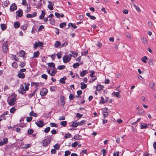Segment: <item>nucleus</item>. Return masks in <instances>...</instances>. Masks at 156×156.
Listing matches in <instances>:
<instances>
[{"label": "nucleus", "mask_w": 156, "mask_h": 156, "mask_svg": "<svg viewBox=\"0 0 156 156\" xmlns=\"http://www.w3.org/2000/svg\"><path fill=\"white\" fill-rule=\"evenodd\" d=\"M8 42H4L2 45V50L4 53H6L8 50Z\"/></svg>", "instance_id": "f257e3e1"}, {"label": "nucleus", "mask_w": 156, "mask_h": 156, "mask_svg": "<svg viewBox=\"0 0 156 156\" xmlns=\"http://www.w3.org/2000/svg\"><path fill=\"white\" fill-rule=\"evenodd\" d=\"M48 90L45 88H43L42 89L40 92V94L41 96H44L46 95L48 93Z\"/></svg>", "instance_id": "f03ea898"}, {"label": "nucleus", "mask_w": 156, "mask_h": 156, "mask_svg": "<svg viewBox=\"0 0 156 156\" xmlns=\"http://www.w3.org/2000/svg\"><path fill=\"white\" fill-rule=\"evenodd\" d=\"M71 60V58H70L67 55H65L63 58V62L64 63H67L69 62Z\"/></svg>", "instance_id": "7ed1b4c3"}, {"label": "nucleus", "mask_w": 156, "mask_h": 156, "mask_svg": "<svg viewBox=\"0 0 156 156\" xmlns=\"http://www.w3.org/2000/svg\"><path fill=\"white\" fill-rule=\"evenodd\" d=\"M50 143V141L49 139H44L42 141V146L43 147H46Z\"/></svg>", "instance_id": "20e7f679"}, {"label": "nucleus", "mask_w": 156, "mask_h": 156, "mask_svg": "<svg viewBox=\"0 0 156 156\" xmlns=\"http://www.w3.org/2000/svg\"><path fill=\"white\" fill-rule=\"evenodd\" d=\"M35 124L39 127H41L44 126V122L42 120L37 121L35 122Z\"/></svg>", "instance_id": "39448f33"}, {"label": "nucleus", "mask_w": 156, "mask_h": 156, "mask_svg": "<svg viewBox=\"0 0 156 156\" xmlns=\"http://www.w3.org/2000/svg\"><path fill=\"white\" fill-rule=\"evenodd\" d=\"M8 141V139L7 138H3L2 140L0 142V146H2L3 145L7 143Z\"/></svg>", "instance_id": "423d86ee"}, {"label": "nucleus", "mask_w": 156, "mask_h": 156, "mask_svg": "<svg viewBox=\"0 0 156 156\" xmlns=\"http://www.w3.org/2000/svg\"><path fill=\"white\" fill-rule=\"evenodd\" d=\"M48 2L49 4L48 5V7L49 10H52L53 9V6L54 5V3L51 1H48Z\"/></svg>", "instance_id": "0eeeda50"}, {"label": "nucleus", "mask_w": 156, "mask_h": 156, "mask_svg": "<svg viewBox=\"0 0 156 156\" xmlns=\"http://www.w3.org/2000/svg\"><path fill=\"white\" fill-rule=\"evenodd\" d=\"M16 100V97H13L10 100L9 102V105H13L15 104V102Z\"/></svg>", "instance_id": "6e6552de"}, {"label": "nucleus", "mask_w": 156, "mask_h": 156, "mask_svg": "<svg viewBox=\"0 0 156 156\" xmlns=\"http://www.w3.org/2000/svg\"><path fill=\"white\" fill-rule=\"evenodd\" d=\"M17 9V6L15 3L12 4L10 7V9L11 11H14Z\"/></svg>", "instance_id": "1a4fd4ad"}, {"label": "nucleus", "mask_w": 156, "mask_h": 156, "mask_svg": "<svg viewBox=\"0 0 156 156\" xmlns=\"http://www.w3.org/2000/svg\"><path fill=\"white\" fill-rule=\"evenodd\" d=\"M16 13L18 17H21L23 15V10L22 9H20L19 10L17 11Z\"/></svg>", "instance_id": "9d476101"}, {"label": "nucleus", "mask_w": 156, "mask_h": 156, "mask_svg": "<svg viewBox=\"0 0 156 156\" xmlns=\"http://www.w3.org/2000/svg\"><path fill=\"white\" fill-rule=\"evenodd\" d=\"M17 76L19 78L24 79L25 78V76L24 73L19 72L17 74Z\"/></svg>", "instance_id": "9b49d317"}, {"label": "nucleus", "mask_w": 156, "mask_h": 156, "mask_svg": "<svg viewBox=\"0 0 156 156\" xmlns=\"http://www.w3.org/2000/svg\"><path fill=\"white\" fill-rule=\"evenodd\" d=\"M136 122H133L132 123V130L134 132H135L136 131Z\"/></svg>", "instance_id": "f8f14e48"}, {"label": "nucleus", "mask_w": 156, "mask_h": 156, "mask_svg": "<svg viewBox=\"0 0 156 156\" xmlns=\"http://www.w3.org/2000/svg\"><path fill=\"white\" fill-rule=\"evenodd\" d=\"M45 15V12L44 10H42L41 14L39 16V18L40 19H43L44 18V16Z\"/></svg>", "instance_id": "ddd939ff"}, {"label": "nucleus", "mask_w": 156, "mask_h": 156, "mask_svg": "<svg viewBox=\"0 0 156 156\" xmlns=\"http://www.w3.org/2000/svg\"><path fill=\"white\" fill-rule=\"evenodd\" d=\"M55 15L58 18H59L60 17H63L64 16V15L63 13H61V14H60L57 12H55Z\"/></svg>", "instance_id": "4468645a"}, {"label": "nucleus", "mask_w": 156, "mask_h": 156, "mask_svg": "<svg viewBox=\"0 0 156 156\" xmlns=\"http://www.w3.org/2000/svg\"><path fill=\"white\" fill-rule=\"evenodd\" d=\"M60 98V102L61 105H64L65 104V98L63 96H61Z\"/></svg>", "instance_id": "2eb2a0df"}, {"label": "nucleus", "mask_w": 156, "mask_h": 156, "mask_svg": "<svg viewBox=\"0 0 156 156\" xmlns=\"http://www.w3.org/2000/svg\"><path fill=\"white\" fill-rule=\"evenodd\" d=\"M103 88V86L101 85H98L96 87V89L97 91H100Z\"/></svg>", "instance_id": "dca6fc26"}, {"label": "nucleus", "mask_w": 156, "mask_h": 156, "mask_svg": "<svg viewBox=\"0 0 156 156\" xmlns=\"http://www.w3.org/2000/svg\"><path fill=\"white\" fill-rule=\"evenodd\" d=\"M82 137V136L79 134L75 135L73 139H74L76 140H79Z\"/></svg>", "instance_id": "f3484780"}, {"label": "nucleus", "mask_w": 156, "mask_h": 156, "mask_svg": "<svg viewBox=\"0 0 156 156\" xmlns=\"http://www.w3.org/2000/svg\"><path fill=\"white\" fill-rule=\"evenodd\" d=\"M112 95H114L118 98H119L120 97V93L119 92H114L112 93Z\"/></svg>", "instance_id": "a211bd4d"}, {"label": "nucleus", "mask_w": 156, "mask_h": 156, "mask_svg": "<svg viewBox=\"0 0 156 156\" xmlns=\"http://www.w3.org/2000/svg\"><path fill=\"white\" fill-rule=\"evenodd\" d=\"M66 79V76H64L63 77L61 78L60 80V82L61 83L64 84L65 83V80Z\"/></svg>", "instance_id": "6ab92c4d"}, {"label": "nucleus", "mask_w": 156, "mask_h": 156, "mask_svg": "<svg viewBox=\"0 0 156 156\" xmlns=\"http://www.w3.org/2000/svg\"><path fill=\"white\" fill-rule=\"evenodd\" d=\"M20 25V23L18 21H17L14 23V27L16 28H18Z\"/></svg>", "instance_id": "aec40b11"}, {"label": "nucleus", "mask_w": 156, "mask_h": 156, "mask_svg": "<svg viewBox=\"0 0 156 156\" xmlns=\"http://www.w3.org/2000/svg\"><path fill=\"white\" fill-rule=\"evenodd\" d=\"M25 85V90L26 91H27L29 89V86L30 84L28 83H24Z\"/></svg>", "instance_id": "412c9836"}, {"label": "nucleus", "mask_w": 156, "mask_h": 156, "mask_svg": "<svg viewBox=\"0 0 156 156\" xmlns=\"http://www.w3.org/2000/svg\"><path fill=\"white\" fill-rule=\"evenodd\" d=\"M80 84L81 85V88L82 89H84L87 88V84L84 83L83 82H81L80 83Z\"/></svg>", "instance_id": "4be33fe9"}, {"label": "nucleus", "mask_w": 156, "mask_h": 156, "mask_svg": "<svg viewBox=\"0 0 156 156\" xmlns=\"http://www.w3.org/2000/svg\"><path fill=\"white\" fill-rule=\"evenodd\" d=\"M87 73V70H83L80 73V76H84Z\"/></svg>", "instance_id": "5701e85b"}, {"label": "nucleus", "mask_w": 156, "mask_h": 156, "mask_svg": "<svg viewBox=\"0 0 156 156\" xmlns=\"http://www.w3.org/2000/svg\"><path fill=\"white\" fill-rule=\"evenodd\" d=\"M29 115L30 116H33L34 117H36L37 116V113H35L33 111H32L30 113Z\"/></svg>", "instance_id": "b1692460"}, {"label": "nucleus", "mask_w": 156, "mask_h": 156, "mask_svg": "<svg viewBox=\"0 0 156 156\" xmlns=\"http://www.w3.org/2000/svg\"><path fill=\"white\" fill-rule=\"evenodd\" d=\"M61 45V43L60 41H56L55 44V47L56 48H57L59 46H60Z\"/></svg>", "instance_id": "393cba45"}, {"label": "nucleus", "mask_w": 156, "mask_h": 156, "mask_svg": "<svg viewBox=\"0 0 156 156\" xmlns=\"http://www.w3.org/2000/svg\"><path fill=\"white\" fill-rule=\"evenodd\" d=\"M51 73L50 74V75L51 76H54L57 72V71H56L54 69H51Z\"/></svg>", "instance_id": "a878e982"}, {"label": "nucleus", "mask_w": 156, "mask_h": 156, "mask_svg": "<svg viewBox=\"0 0 156 156\" xmlns=\"http://www.w3.org/2000/svg\"><path fill=\"white\" fill-rule=\"evenodd\" d=\"M39 52L38 51L34 52L33 54L34 57L37 58L39 56Z\"/></svg>", "instance_id": "bb28decb"}, {"label": "nucleus", "mask_w": 156, "mask_h": 156, "mask_svg": "<svg viewBox=\"0 0 156 156\" xmlns=\"http://www.w3.org/2000/svg\"><path fill=\"white\" fill-rule=\"evenodd\" d=\"M48 65L50 67H52L53 68H55V63L53 62L48 63Z\"/></svg>", "instance_id": "cd10ccee"}, {"label": "nucleus", "mask_w": 156, "mask_h": 156, "mask_svg": "<svg viewBox=\"0 0 156 156\" xmlns=\"http://www.w3.org/2000/svg\"><path fill=\"white\" fill-rule=\"evenodd\" d=\"M26 90L25 89H19L18 90L19 92L21 94L23 95L26 93Z\"/></svg>", "instance_id": "c85d7f7f"}, {"label": "nucleus", "mask_w": 156, "mask_h": 156, "mask_svg": "<svg viewBox=\"0 0 156 156\" xmlns=\"http://www.w3.org/2000/svg\"><path fill=\"white\" fill-rule=\"evenodd\" d=\"M68 45V42L66 41H65L64 43H62V44H61L60 46V48H62L64 47H66Z\"/></svg>", "instance_id": "c756f323"}, {"label": "nucleus", "mask_w": 156, "mask_h": 156, "mask_svg": "<svg viewBox=\"0 0 156 156\" xmlns=\"http://www.w3.org/2000/svg\"><path fill=\"white\" fill-rule=\"evenodd\" d=\"M67 121H62L60 122V124L63 127H66L67 125Z\"/></svg>", "instance_id": "7c9ffc66"}, {"label": "nucleus", "mask_w": 156, "mask_h": 156, "mask_svg": "<svg viewBox=\"0 0 156 156\" xmlns=\"http://www.w3.org/2000/svg\"><path fill=\"white\" fill-rule=\"evenodd\" d=\"M1 27L2 30H5L6 28V26L5 24H1Z\"/></svg>", "instance_id": "2f4dec72"}, {"label": "nucleus", "mask_w": 156, "mask_h": 156, "mask_svg": "<svg viewBox=\"0 0 156 156\" xmlns=\"http://www.w3.org/2000/svg\"><path fill=\"white\" fill-rule=\"evenodd\" d=\"M66 66L64 65H59L57 67V69L59 70H62L65 69Z\"/></svg>", "instance_id": "473e14b6"}, {"label": "nucleus", "mask_w": 156, "mask_h": 156, "mask_svg": "<svg viewBox=\"0 0 156 156\" xmlns=\"http://www.w3.org/2000/svg\"><path fill=\"white\" fill-rule=\"evenodd\" d=\"M50 126L51 127H55L57 128L58 126V124L53 122H51L50 124Z\"/></svg>", "instance_id": "72a5a7b5"}, {"label": "nucleus", "mask_w": 156, "mask_h": 156, "mask_svg": "<svg viewBox=\"0 0 156 156\" xmlns=\"http://www.w3.org/2000/svg\"><path fill=\"white\" fill-rule=\"evenodd\" d=\"M79 123L78 122H74L71 124V125H70V126L76 127H77Z\"/></svg>", "instance_id": "f704fd0d"}, {"label": "nucleus", "mask_w": 156, "mask_h": 156, "mask_svg": "<svg viewBox=\"0 0 156 156\" xmlns=\"http://www.w3.org/2000/svg\"><path fill=\"white\" fill-rule=\"evenodd\" d=\"M144 125H144L142 124L141 123L140 125V129H144L146 128H147V125L146 124H144Z\"/></svg>", "instance_id": "c9c22d12"}, {"label": "nucleus", "mask_w": 156, "mask_h": 156, "mask_svg": "<svg viewBox=\"0 0 156 156\" xmlns=\"http://www.w3.org/2000/svg\"><path fill=\"white\" fill-rule=\"evenodd\" d=\"M49 20L50 22V23L51 24L53 25L55 24V20L54 19L51 18Z\"/></svg>", "instance_id": "e433bc0d"}, {"label": "nucleus", "mask_w": 156, "mask_h": 156, "mask_svg": "<svg viewBox=\"0 0 156 156\" xmlns=\"http://www.w3.org/2000/svg\"><path fill=\"white\" fill-rule=\"evenodd\" d=\"M147 58L146 56H144L142 58V61L144 63H146L147 62Z\"/></svg>", "instance_id": "4c0bfd02"}, {"label": "nucleus", "mask_w": 156, "mask_h": 156, "mask_svg": "<svg viewBox=\"0 0 156 156\" xmlns=\"http://www.w3.org/2000/svg\"><path fill=\"white\" fill-rule=\"evenodd\" d=\"M66 25V23L63 22L60 23L59 27L61 28H63Z\"/></svg>", "instance_id": "58836bf2"}, {"label": "nucleus", "mask_w": 156, "mask_h": 156, "mask_svg": "<svg viewBox=\"0 0 156 156\" xmlns=\"http://www.w3.org/2000/svg\"><path fill=\"white\" fill-rule=\"evenodd\" d=\"M79 125L81 126L84 125L86 123V121L84 120H83L80 122H78Z\"/></svg>", "instance_id": "ea45409f"}, {"label": "nucleus", "mask_w": 156, "mask_h": 156, "mask_svg": "<svg viewBox=\"0 0 156 156\" xmlns=\"http://www.w3.org/2000/svg\"><path fill=\"white\" fill-rule=\"evenodd\" d=\"M34 45V49H36L39 46V42H35Z\"/></svg>", "instance_id": "a19ab883"}, {"label": "nucleus", "mask_w": 156, "mask_h": 156, "mask_svg": "<svg viewBox=\"0 0 156 156\" xmlns=\"http://www.w3.org/2000/svg\"><path fill=\"white\" fill-rule=\"evenodd\" d=\"M30 147V144H27L24 145L23 147V149H27Z\"/></svg>", "instance_id": "79ce46f5"}, {"label": "nucleus", "mask_w": 156, "mask_h": 156, "mask_svg": "<svg viewBox=\"0 0 156 156\" xmlns=\"http://www.w3.org/2000/svg\"><path fill=\"white\" fill-rule=\"evenodd\" d=\"M25 52L23 50H21L20 52V55L21 57H23L25 55Z\"/></svg>", "instance_id": "37998d69"}, {"label": "nucleus", "mask_w": 156, "mask_h": 156, "mask_svg": "<svg viewBox=\"0 0 156 156\" xmlns=\"http://www.w3.org/2000/svg\"><path fill=\"white\" fill-rule=\"evenodd\" d=\"M28 27V26L27 25H24L21 26V28L22 29L24 30H26Z\"/></svg>", "instance_id": "c03bdc74"}, {"label": "nucleus", "mask_w": 156, "mask_h": 156, "mask_svg": "<svg viewBox=\"0 0 156 156\" xmlns=\"http://www.w3.org/2000/svg\"><path fill=\"white\" fill-rule=\"evenodd\" d=\"M60 145L59 144H57L54 146V147L56 150H58L59 149Z\"/></svg>", "instance_id": "a18cd8bd"}, {"label": "nucleus", "mask_w": 156, "mask_h": 156, "mask_svg": "<svg viewBox=\"0 0 156 156\" xmlns=\"http://www.w3.org/2000/svg\"><path fill=\"white\" fill-rule=\"evenodd\" d=\"M80 66V64L78 62H76L75 63L73 64V67L74 68H76Z\"/></svg>", "instance_id": "49530a36"}, {"label": "nucleus", "mask_w": 156, "mask_h": 156, "mask_svg": "<svg viewBox=\"0 0 156 156\" xmlns=\"http://www.w3.org/2000/svg\"><path fill=\"white\" fill-rule=\"evenodd\" d=\"M92 78H91L90 79V80L89 81V82H90V83L93 82L97 79V77L95 76H94V77Z\"/></svg>", "instance_id": "de8ad7c7"}, {"label": "nucleus", "mask_w": 156, "mask_h": 156, "mask_svg": "<svg viewBox=\"0 0 156 156\" xmlns=\"http://www.w3.org/2000/svg\"><path fill=\"white\" fill-rule=\"evenodd\" d=\"M34 131L33 129H29L27 130V133L29 135L32 134L34 132Z\"/></svg>", "instance_id": "09e8293b"}, {"label": "nucleus", "mask_w": 156, "mask_h": 156, "mask_svg": "<svg viewBox=\"0 0 156 156\" xmlns=\"http://www.w3.org/2000/svg\"><path fill=\"white\" fill-rule=\"evenodd\" d=\"M41 3H40L38 4H36V3H34V5L36 6V7L37 9H39L40 8V7H41Z\"/></svg>", "instance_id": "8fccbe9b"}, {"label": "nucleus", "mask_w": 156, "mask_h": 156, "mask_svg": "<svg viewBox=\"0 0 156 156\" xmlns=\"http://www.w3.org/2000/svg\"><path fill=\"white\" fill-rule=\"evenodd\" d=\"M12 66L13 67L16 68L17 67V65L16 62H14L12 64Z\"/></svg>", "instance_id": "3c124183"}, {"label": "nucleus", "mask_w": 156, "mask_h": 156, "mask_svg": "<svg viewBox=\"0 0 156 156\" xmlns=\"http://www.w3.org/2000/svg\"><path fill=\"white\" fill-rule=\"evenodd\" d=\"M50 128L49 127H48L44 129V131L45 133H47L50 131Z\"/></svg>", "instance_id": "603ef678"}, {"label": "nucleus", "mask_w": 156, "mask_h": 156, "mask_svg": "<svg viewBox=\"0 0 156 156\" xmlns=\"http://www.w3.org/2000/svg\"><path fill=\"white\" fill-rule=\"evenodd\" d=\"M78 144V142H75L73 143H72L71 146L73 147H76Z\"/></svg>", "instance_id": "864d4df0"}, {"label": "nucleus", "mask_w": 156, "mask_h": 156, "mask_svg": "<svg viewBox=\"0 0 156 156\" xmlns=\"http://www.w3.org/2000/svg\"><path fill=\"white\" fill-rule=\"evenodd\" d=\"M72 135L69 133L66 134L65 135V138L67 139L71 137Z\"/></svg>", "instance_id": "5fc2aeb1"}, {"label": "nucleus", "mask_w": 156, "mask_h": 156, "mask_svg": "<svg viewBox=\"0 0 156 156\" xmlns=\"http://www.w3.org/2000/svg\"><path fill=\"white\" fill-rule=\"evenodd\" d=\"M141 41L144 44H147V41L145 38L143 37L142 38H141Z\"/></svg>", "instance_id": "6e6d98bb"}, {"label": "nucleus", "mask_w": 156, "mask_h": 156, "mask_svg": "<svg viewBox=\"0 0 156 156\" xmlns=\"http://www.w3.org/2000/svg\"><path fill=\"white\" fill-rule=\"evenodd\" d=\"M90 76L91 77H94V75L95 74V71L94 70L90 71Z\"/></svg>", "instance_id": "4d7b16f0"}, {"label": "nucleus", "mask_w": 156, "mask_h": 156, "mask_svg": "<svg viewBox=\"0 0 156 156\" xmlns=\"http://www.w3.org/2000/svg\"><path fill=\"white\" fill-rule=\"evenodd\" d=\"M62 54L61 51L58 52L57 54V56L58 59L60 58L61 57Z\"/></svg>", "instance_id": "13d9d810"}, {"label": "nucleus", "mask_w": 156, "mask_h": 156, "mask_svg": "<svg viewBox=\"0 0 156 156\" xmlns=\"http://www.w3.org/2000/svg\"><path fill=\"white\" fill-rule=\"evenodd\" d=\"M70 153L71 152L70 151H65L64 156H68L70 154Z\"/></svg>", "instance_id": "bf43d9fd"}, {"label": "nucleus", "mask_w": 156, "mask_h": 156, "mask_svg": "<svg viewBox=\"0 0 156 156\" xmlns=\"http://www.w3.org/2000/svg\"><path fill=\"white\" fill-rule=\"evenodd\" d=\"M16 111L15 108L14 107H12L10 109V112L11 113H14Z\"/></svg>", "instance_id": "052dcab7"}, {"label": "nucleus", "mask_w": 156, "mask_h": 156, "mask_svg": "<svg viewBox=\"0 0 156 156\" xmlns=\"http://www.w3.org/2000/svg\"><path fill=\"white\" fill-rule=\"evenodd\" d=\"M32 119V117H27V121L28 122H30Z\"/></svg>", "instance_id": "680f3d73"}, {"label": "nucleus", "mask_w": 156, "mask_h": 156, "mask_svg": "<svg viewBox=\"0 0 156 156\" xmlns=\"http://www.w3.org/2000/svg\"><path fill=\"white\" fill-rule=\"evenodd\" d=\"M71 53L73 55V57H76L78 55V53H77L73 51H71Z\"/></svg>", "instance_id": "e2e57ef3"}, {"label": "nucleus", "mask_w": 156, "mask_h": 156, "mask_svg": "<svg viewBox=\"0 0 156 156\" xmlns=\"http://www.w3.org/2000/svg\"><path fill=\"white\" fill-rule=\"evenodd\" d=\"M26 63L25 62H22L20 63L19 65L20 66H21V67H23L25 65Z\"/></svg>", "instance_id": "0e129e2a"}, {"label": "nucleus", "mask_w": 156, "mask_h": 156, "mask_svg": "<svg viewBox=\"0 0 156 156\" xmlns=\"http://www.w3.org/2000/svg\"><path fill=\"white\" fill-rule=\"evenodd\" d=\"M41 77L42 78L45 79V80H46L47 79V77L48 76L46 74H42Z\"/></svg>", "instance_id": "69168bd1"}, {"label": "nucleus", "mask_w": 156, "mask_h": 156, "mask_svg": "<svg viewBox=\"0 0 156 156\" xmlns=\"http://www.w3.org/2000/svg\"><path fill=\"white\" fill-rule=\"evenodd\" d=\"M74 96L71 93L69 94V99L70 100H73L74 99Z\"/></svg>", "instance_id": "338daca9"}, {"label": "nucleus", "mask_w": 156, "mask_h": 156, "mask_svg": "<svg viewBox=\"0 0 156 156\" xmlns=\"http://www.w3.org/2000/svg\"><path fill=\"white\" fill-rule=\"evenodd\" d=\"M119 152L118 151H117L116 152H114L113 153V156H119Z\"/></svg>", "instance_id": "774afa93"}]
</instances>
